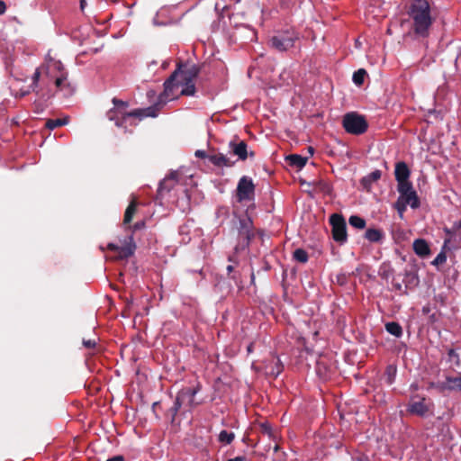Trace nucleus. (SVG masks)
Returning a JSON list of instances; mask_svg holds the SVG:
<instances>
[{
  "label": "nucleus",
  "instance_id": "1",
  "mask_svg": "<svg viewBox=\"0 0 461 461\" xmlns=\"http://www.w3.org/2000/svg\"><path fill=\"white\" fill-rule=\"evenodd\" d=\"M407 14L413 22L414 33L420 37H427L433 23L429 2L427 0H412Z\"/></svg>",
  "mask_w": 461,
  "mask_h": 461
},
{
  "label": "nucleus",
  "instance_id": "2",
  "mask_svg": "<svg viewBox=\"0 0 461 461\" xmlns=\"http://www.w3.org/2000/svg\"><path fill=\"white\" fill-rule=\"evenodd\" d=\"M199 70L196 65H185L184 69L181 65H178L177 68L164 83V91L158 96V106L176 97L175 90L177 89L180 85L176 80L194 82L199 74Z\"/></svg>",
  "mask_w": 461,
  "mask_h": 461
},
{
  "label": "nucleus",
  "instance_id": "3",
  "mask_svg": "<svg viewBox=\"0 0 461 461\" xmlns=\"http://www.w3.org/2000/svg\"><path fill=\"white\" fill-rule=\"evenodd\" d=\"M300 40V33L294 27H285L276 30L274 34L269 37L268 46L278 52H285L295 47Z\"/></svg>",
  "mask_w": 461,
  "mask_h": 461
},
{
  "label": "nucleus",
  "instance_id": "4",
  "mask_svg": "<svg viewBox=\"0 0 461 461\" xmlns=\"http://www.w3.org/2000/svg\"><path fill=\"white\" fill-rule=\"evenodd\" d=\"M158 110V104L147 108L135 109L131 112H122L113 108L107 112V118L110 121H114L117 127H125L124 123L128 118L134 117L141 120L144 117H156Z\"/></svg>",
  "mask_w": 461,
  "mask_h": 461
},
{
  "label": "nucleus",
  "instance_id": "5",
  "mask_svg": "<svg viewBox=\"0 0 461 461\" xmlns=\"http://www.w3.org/2000/svg\"><path fill=\"white\" fill-rule=\"evenodd\" d=\"M234 227L238 235V245L236 249L240 247L245 249L249 247L250 241L255 237V230L252 220L248 216L238 217L233 221Z\"/></svg>",
  "mask_w": 461,
  "mask_h": 461
},
{
  "label": "nucleus",
  "instance_id": "6",
  "mask_svg": "<svg viewBox=\"0 0 461 461\" xmlns=\"http://www.w3.org/2000/svg\"><path fill=\"white\" fill-rule=\"evenodd\" d=\"M342 125L348 133L360 135L366 131L368 123L365 116L357 113H348L343 116Z\"/></svg>",
  "mask_w": 461,
  "mask_h": 461
},
{
  "label": "nucleus",
  "instance_id": "7",
  "mask_svg": "<svg viewBox=\"0 0 461 461\" xmlns=\"http://www.w3.org/2000/svg\"><path fill=\"white\" fill-rule=\"evenodd\" d=\"M200 390V384L193 387H184L177 393L176 399L182 407L187 408V411H191L203 402L202 401L195 400V395Z\"/></svg>",
  "mask_w": 461,
  "mask_h": 461
},
{
  "label": "nucleus",
  "instance_id": "8",
  "mask_svg": "<svg viewBox=\"0 0 461 461\" xmlns=\"http://www.w3.org/2000/svg\"><path fill=\"white\" fill-rule=\"evenodd\" d=\"M330 223L333 240L339 244L345 243L348 240V234L344 217L341 214L333 213L330 217Z\"/></svg>",
  "mask_w": 461,
  "mask_h": 461
},
{
  "label": "nucleus",
  "instance_id": "9",
  "mask_svg": "<svg viewBox=\"0 0 461 461\" xmlns=\"http://www.w3.org/2000/svg\"><path fill=\"white\" fill-rule=\"evenodd\" d=\"M107 249L109 250L117 252L115 259L122 260L129 258L134 254L136 250V244L133 240V236L131 234L124 240L123 244L122 246H118L114 243H109L107 245Z\"/></svg>",
  "mask_w": 461,
  "mask_h": 461
},
{
  "label": "nucleus",
  "instance_id": "10",
  "mask_svg": "<svg viewBox=\"0 0 461 461\" xmlns=\"http://www.w3.org/2000/svg\"><path fill=\"white\" fill-rule=\"evenodd\" d=\"M255 196V185L251 178L244 176L238 183L236 189V197L239 203L243 201H251Z\"/></svg>",
  "mask_w": 461,
  "mask_h": 461
},
{
  "label": "nucleus",
  "instance_id": "11",
  "mask_svg": "<svg viewBox=\"0 0 461 461\" xmlns=\"http://www.w3.org/2000/svg\"><path fill=\"white\" fill-rule=\"evenodd\" d=\"M179 181V174L177 171L171 172L159 184L158 195L162 196L164 193H168L177 185Z\"/></svg>",
  "mask_w": 461,
  "mask_h": 461
},
{
  "label": "nucleus",
  "instance_id": "12",
  "mask_svg": "<svg viewBox=\"0 0 461 461\" xmlns=\"http://www.w3.org/2000/svg\"><path fill=\"white\" fill-rule=\"evenodd\" d=\"M230 148L234 155H236L239 159L246 160L249 153H248V146L244 140H240L239 142L230 141Z\"/></svg>",
  "mask_w": 461,
  "mask_h": 461
},
{
  "label": "nucleus",
  "instance_id": "13",
  "mask_svg": "<svg viewBox=\"0 0 461 461\" xmlns=\"http://www.w3.org/2000/svg\"><path fill=\"white\" fill-rule=\"evenodd\" d=\"M208 159L212 164L219 167H231L235 164L234 161H231L227 156H225L222 153L212 154L208 156Z\"/></svg>",
  "mask_w": 461,
  "mask_h": 461
},
{
  "label": "nucleus",
  "instance_id": "14",
  "mask_svg": "<svg viewBox=\"0 0 461 461\" xmlns=\"http://www.w3.org/2000/svg\"><path fill=\"white\" fill-rule=\"evenodd\" d=\"M412 248L416 255L420 258H426L430 254V249L428 242L423 239H417L413 241Z\"/></svg>",
  "mask_w": 461,
  "mask_h": 461
},
{
  "label": "nucleus",
  "instance_id": "15",
  "mask_svg": "<svg viewBox=\"0 0 461 461\" xmlns=\"http://www.w3.org/2000/svg\"><path fill=\"white\" fill-rule=\"evenodd\" d=\"M410 174V169L405 162H398L396 164L394 175L397 182L408 180Z\"/></svg>",
  "mask_w": 461,
  "mask_h": 461
},
{
  "label": "nucleus",
  "instance_id": "16",
  "mask_svg": "<svg viewBox=\"0 0 461 461\" xmlns=\"http://www.w3.org/2000/svg\"><path fill=\"white\" fill-rule=\"evenodd\" d=\"M403 283L406 289H411L417 286L420 283L418 274L415 271L405 270Z\"/></svg>",
  "mask_w": 461,
  "mask_h": 461
},
{
  "label": "nucleus",
  "instance_id": "17",
  "mask_svg": "<svg viewBox=\"0 0 461 461\" xmlns=\"http://www.w3.org/2000/svg\"><path fill=\"white\" fill-rule=\"evenodd\" d=\"M424 401L425 399L422 398L420 401L412 402L409 406L410 412L420 416L424 415L428 411V407L426 406Z\"/></svg>",
  "mask_w": 461,
  "mask_h": 461
},
{
  "label": "nucleus",
  "instance_id": "18",
  "mask_svg": "<svg viewBox=\"0 0 461 461\" xmlns=\"http://www.w3.org/2000/svg\"><path fill=\"white\" fill-rule=\"evenodd\" d=\"M381 171L376 169L367 175L366 176L363 177L361 180V184L364 186L365 189L369 190L371 187L372 183L377 181L381 177Z\"/></svg>",
  "mask_w": 461,
  "mask_h": 461
},
{
  "label": "nucleus",
  "instance_id": "19",
  "mask_svg": "<svg viewBox=\"0 0 461 461\" xmlns=\"http://www.w3.org/2000/svg\"><path fill=\"white\" fill-rule=\"evenodd\" d=\"M286 161H288L289 165L292 167L302 168L305 166L307 158L302 157L298 154H291L286 157Z\"/></svg>",
  "mask_w": 461,
  "mask_h": 461
},
{
  "label": "nucleus",
  "instance_id": "20",
  "mask_svg": "<svg viewBox=\"0 0 461 461\" xmlns=\"http://www.w3.org/2000/svg\"><path fill=\"white\" fill-rule=\"evenodd\" d=\"M406 204H410L411 208L416 209L420 206V201L415 191L400 196Z\"/></svg>",
  "mask_w": 461,
  "mask_h": 461
},
{
  "label": "nucleus",
  "instance_id": "21",
  "mask_svg": "<svg viewBox=\"0 0 461 461\" xmlns=\"http://www.w3.org/2000/svg\"><path fill=\"white\" fill-rule=\"evenodd\" d=\"M365 238L370 242H379L384 238V233L378 229H367L365 233Z\"/></svg>",
  "mask_w": 461,
  "mask_h": 461
},
{
  "label": "nucleus",
  "instance_id": "22",
  "mask_svg": "<svg viewBox=\"0 0 461 461\" xmlns=\"http://www.w3.org/2000/svg\"><path fill=\"white\" fill-rule=\"evenodd\" d=\"M176 82L180 83L179 86H183V88L180 91V95H194L195 93V86L194 82L189 81H178Z\"/></svg>",
  "mask_w": 461,
  "mask_h": 461
},
{
  "label": "nucleus",
  "instance_id": "23",
  "mask_svg": "<svg viewBox=\"0 0 461 461\" xmlns=\"http://www.w3.org/2000/svg\"><path fill=\"white\" fill-rule=\"evenodd\" d=\"M182 405L179 403V402L175 399V402L173 403V406L170 407L166 411V417L170 420L171 424H174L176 421V415L181 409Z\"/></svg>",
  "mask_w": 461,
  "mask_h": 461
},
{
  "label": "nucleus",
  "instance_id": "24",
  "mask_svg": "<svg viewBox=\"0 0 461 461\" xmlns=\"http://www.w3.org/2000/svg\"><path fill=\"white\" fill-rule=\"evenodd\" d=\"M68 122H69L68 117L59 118V119H49L46 122L45 126H46V128H48L50 130H53L57 127H60V126L68 124Z\"/></svg>",
  "mask_w": 461,
  "mask_h": 461
},
{
  "label": "nucleus",
  "instance_id": "25",
  "mask_svg": "<svg viewBox=\"0 0 461 461\" xmlns=\"http://www.w3.org/2000/svg\"><path fill=\"white\" fill-rule=\"evenodd\" d=\"M385 330L387 332H389L390 334H392L397 338H400L402 334V329L398 322H394V321L387 322L385 324Z\"/></svg>",
  "mask_w": 461,
  "mask_h": 461
},
{
  "label": "nucleus",
  "instance_id": "26",
  "mask_svg": "<svg viewBox=\"0 0 461 461\" xmlns=\"http://www.w3.org/2000/svg\"><path fill=\"white\" fill-rule=\"evenodd\" d=\"M137 210V203L135 201L131 202V203L126 208L124 213L123 223L128 224L131 221L133 215L135 214Z\"/></svg>",
  "mask_w": 461,
  "mask_h": 461
},
{
  "label": "nucleus",
  "instance_id": "27",
  "mask_svg": "<svg viewBox=\"0 0 461 461\" xmlns=\"http://www.w3.org/2000/svg\"><path fill=\"white\" fill-rule=\"evenodd\" d=\"M234 438H235V434L233 432L227 431V430H221L218 436L219 442L221 444H224V445L230 444Z\"/></svg>",
  "mask_w": 461,
  "mask_h": 461
},
{
  "label": "nucleus",
  "instance_id": "28",
  "mask_svg": "<svg viewBox=\"0 0 461 461\" xmlns=\"http://www.w3.org/2000/svg\"><path fill=\"white\" fill-rule=\"evenodd\" d=\"M231 2L232 0H219L215 4V10L217 12H221V16H222L224 13L230 10Z\"/></svg>",
  "mask_w": 461,
  "mask_h": 461
},
{
  "label": "nucleus",
  "instance_id": "29",
  "mask_svg": "<svg viewBox=\"0 0 461 461\" xmlns=\"http://www.w3.org/2000/svg\"><path fill=\"white\" fill-rule=\"evenodd\" d=\"M348 222L352 227L358 230H363L366 227V221L357 215L350 216L348 219Z\"/></svg>",
  "mask_w": 461,
  "mask_h": 461
},
{
  "label": "nucleus",
  "instance_id": "30",
  "mask_svg": "<svg viewBox=\"0 0 461 461\" xmlns=\"http://www.w3.org/2000/svg\"><path fill=\"white\" fill-rule=\"evenodd\" d=\"M397 189L398 192L400 193V196L414 191L412 188V185L409 180L398 182Z\"/></svg>",
  "mask_w": 461,
  "mask_h": 461
},
{
  "label": "nucleus",
  "instance_id": "31",
  "mask_svg": "<svg viewBox=\"0 0 461 461\" xmlns=\"http://www.w3.org/2000/svg\"><path fill=\"white\" fill-rule=\"evenodd\" d=\"M55 85L60 90H66V95H70L72 93V88L69 84L66 83L65 77H57L55 80Z\"/></svg>",
  "mask_w": 461,
  "mask_h": 461
},
{
  "label": "nucleus",
  "instance_id": "32",
  "mask_svg": "<svg viewBox=\"0 0 461 461\" xmlns=\"http://www.w3.org/2000/svg\"><path fill=\"white\" fill-rule=\"evenodd\" d=\"M378 274L381 278L387 280L393 274V269L389 264L384 263L380 267Z\"/></svg>",
  "mask_w": 461,
  "mask_h": 461
},
{
  "label": "nucleus",
  "instance_id": "33",
  "mask_svg": "<svg viewBox=\"0 0 461 461\" xmlns=\"http://www.w3.org/2000/svg\"><path fill=\"white\" fill-rule=\"evenodd\" d=\"M294 258L300 263L308 261V253L303 249H297L294 252Z\"/></svg>",
  "mask_w": 461,
  "mask_h": 461
},
{
  "label": "nucleus",
  "instance_id": "34",
  "mask_svg": "<svg viewBox=\"0 0 461 461\" xmlns=\"http://www.w3.org/2000/svg\"><path fill=\"white\" fill-rule=\"evenodd\" d=\"M366 71L364 68H360L353 74V82L357 86H361L364 82Z\"/></svg>",
  "mask_w": 461,
  "mask_h": 461
},
{
  "label": "nucleus",
  "instance_id": "35",
  "mask_svg": "<svg viewBox=\"0 0 461 461\" xmlns=\"http://www.w3.org/2000/svg\"><path fill=\"white\" fill-rule=\"evenodd\" d=\"M395 374H396V368L393 366H388L386 367L384 375H385V381L387 384H392L393 382Z\"/></svg>",
  "mask_w": 461,
  "mask_h": 461
},
{
  "label": "nucleus",
  "instance_id": "36",
  "mask_svg": "<svg viewBox=\"0 0 461 461\" xmlns=\"http://www.w3.org/2000/svg\"><path fill=\"white\" fill-rule=\"evenodd\" d=\"M447 261V255H446V252L444 250H442L436 258L435 259L431 262V264L435 267H439L443 264H445Z\"/></svg>",
  "mask_w": 461,
  "mask_h": 461
},
{
  "label": "nucleus",
  "instance_id": "37",
  "mask_svg": "<svg viewBox=\"0 0 461 461\" xmlns=\"http://www.w3.org/2000/svg\"><path fill=\"white\" fill-rule=\"evenodd\" d=\"M228 16L230 19V25L234 26L235 28H238L239 26H246L247 27V25L245 23L239 22V14H235L232 12L231 14H228Z\"/></svg>",
  "mask_w": 461,
  "mask_h": 461
},
{
  "label": "nucleus",
  "instance_id": "38",
  "mask_svg": "<svg viewBox=\"0 0 461 461\" xmlns=\"http://www.w3.org/2000/svg\"><path fill=\"white\" fill-rule=\"evenodd\" d=\"M113 104H114L115 109H118L119 111H122V112H124V109L128 107L127 102L117 99L115 97L113 99Z\"/></svg>",
  "mask_w": 461,
  "mask_h": 461
},
{
  "label": "nucleus",
  "instance_id": "39",
  "mask_svg": "<svg viewBox=\"0 0 461 461\" xmlns=\"http://www.w3.org/2000/svg\"><path fill=\"white\" fill-rule=\"evenodd\" d=\"M447 381L454 384L450 387L451 389L457 388L461 391V375L458 377H447Z\"/></svg>",
  "mask_w": 461,
  "mask_h": 461
},
{
  "label": "nucleus",
  "instance_id": "40",
  "mask_svg": "<svg viewBox=\"0 0 461 461\" xmlns=\"http://www.w3.org/2000/svg\"><path fill=\"white\" fill-rule=\"evenodd\" d=\"M394 206L398 212L400 213V215L402 216L403 212L406 210L407 204L404 203L403 200H402V198L399 197Z\"/></svg>",
  "mask_w": 461,
  "mask_h": 461
},
{
  "label": "nucleus",
  "instance_id": "41",
  "mask_svg": "<svg viewBox=\"0 0 461 461\" xmlns=\"http://www.w3.org/2000/svg\"><path fill=\"white\" fill-rule=\"evenodd\" d=\"M393 288L400 293V294H407L408 289H406V286H402V285L399 282L393 281Z\"/></svg>",
  "mask_w": 461,
  "mask_h": 461
},
{
  "label": "nucleus",
  "instance_id": "42",
  "mask_svg": "<svg viewBox=\"0 0 461 461\" xmlns=\"http://www.w3.org/2000/svg\"><path fill=\"white\" fill-rule=\"evenodd\" d=\"M40 77H41V71L38 68V69H36V71L34 72L33 77H32V91H35V87L38 85Z\"/></svg>",
  "mask_w": 461,
  "mask_h": 461
},
{
  "label": "nucleus",
  "instance_id": "43",
  "mask_svg": "<svg viewBox=\"0 0 461 461\" xmlns=\"http://www.w3.org/2000/svg\"><path fill=\"white\" fill-rule=\"evenodd\" d=\"M83 345L86 348H94L96 346L95 339H83Z\"/></svg>",
  "mask_w": 461,
  "mask_h": 461
},
{
  "label": "nucleus",
  "instance_id": "44",
  "mask_svg": "<svg viewBox=\"0 0 461 461\" xmlns=\"http://www.w3.org/2000/svg\"><path fill=\"white\" fill-rule=\"evenodd\" d=\"M276 370H272L271 375L276 377L281 372H282V365L280 364L279 360L276 361Z\"/></svg>",
  "mask_w": 461,
  "mask_h": 461
},
{
  "label": "nucleus",
  "instance_id": "45",
  "mask_svg": "<svg viewBox=\"0 0 461 461\" xmlns=\"http://www.w3.org/2000/svg\"><path fill=\"white\" fill-rule=\"evenodd\" d=\"M194 156L199 158H208L209 155L204 150L198 149L195 151Z\"/></svg>",
  "mask_w": 461,
  "mask_h": 461
},
{
  "label": "nucleus",
  "instance_id": "46",
  "mask_svg": "<svg viewBox=\"0 0 461 461\" xmlns=\"http://www.w3.org/2000/svg\"><path fill=\"white\" fill-rule=\"evenodd\" d=\"M319 185H321V190L323 192H325V193H330V186L327 183L320 182Z\"/></svg>",
  "mask_w": 461,
  "mask_h": 461
},
{
  "label": "nucleus",
  "instance_id": "47",
  "mask_svg": "<svg viewBox=\"0 0 461 461\" xmlns=\"http://www.w3.org/2000/svg\"><path fill=\"white\" fill-rule=\"evenodd\" d=\"M144 226H145V222L143 221H140L136 222L132 228L134 230H137L142 229Z\"/></svg>",
  "mask_w": 461,
  "mask_h": 461
},
{
  "label": "nucleus",
  "instance_id": "48",
  "mask_svg": "<svg viewBox=\"0 0 461 461\" xmlns=\"http://www.w3.org/2000/svg\"><path fill=\"white\" fill-rule=\"evenodd\" d=\"M261 427H262V429H263L264 432H266V433L270 435V433H271V427H270V425L268 423H263L261 425Z\"/></svg>",
  "mask_w": 461,
  "mask_h": 461
},
{
  "label": "nucleus",
  "instance_id": "49",
  "mask_svg": "<svg viewBox=\"0 0 461 461\" xmlns=\"http://www.w3.org/2000/svg\"><path fill=\"white\" fill-rule=\"evenodd\" d=\"M106 461H124V457L121 455H117L108 458Z\"/></svg>",
  "mask_w": 461,
  "mask_h": 461
},
{
  "label": "nucleus",
  "instance_id": "50",
  "mask_svg": "<svg viewBox=\"0 0 461 461\" xmlns=\"http://www.w3.org/2000/svg\"><path fill=\"white\" fill-rule=\"evenodd\" d=\"M448 356L450 357H456V363L458 364V362H459V356H458L457 353H456V351L454 349H450L449 350Z\"/></svg>",
  "mask_w": 461,
  "mask_h": 461
},
{
  "label": "nucleus",
  "instance_id": "51",
  "mask_svg": "<svg viewBox=\"0 0 461 461\" xmlns=\"http://www.w3.org/2000/svg\"><path fill=\"white\" fill-rule=\"evenodd\" d=\"M160 402H155L153 404H152V410H153V412L155 413V416L157 419H159L160 417L158 415L157 413V411L156 409H158V406H159Z\"/></svg>",
  "mask_w": 461,
  "mask_h": 461
},
{
  "label": "nucleus",
  "instance_id": "52",
  "mask_svg": "<svg viewBox=\"0 0 461 461\" xmlns=\"http://www.w3.org/2000/svg\"><path fill=\"white\" fill-rule=\"evenodd\" d=\"M6 6L4 1L0 0V14H3L5 12Z\"/></svg>",
  "mask_w": 461,
  "mask_h": 461
},
{
  "label": "nucleus",
  "instance_id": "53",
  "mask_svg": "<svg viewBox=\"0 0 461 461\" xmlns=\"http://www.w3.org/2000/svg\"><path fill=\"white\" fill-rule=\"evenodd\" d=\"M227 461H244V457L243 456H236L234 458H230Z\"/></svg>",
  "mask_w": 461,
  "mask_h": 461
},
{
  "label": "nucleus",
  "instance_id": "54",
  "mask_svg": "<svg viewBox=\"0 0 461 461\" xmlns=\"http://www.w3.org/2000/svg\"><path fill=\"white\" fill-rule=\"evenodd\" d=\"M233 269H234V266H233V265H229V266L227 267V271H228V273H229V274H230V272H232V271H233Z\"/></svg>",
  "mask_w": 461,
  "mask_h": 461
},
{
  "label": "nucleus",
  "instance_id": "55",
  "mask_svg": "<svg viewBox=\"0 0 461 461\" xmlns=\"http://www.w3.org/2000/svg\"><path fill=\"white\" fill-rule=\"evenodd\" d=\"M86 5V0H80V8L81 10H84Z\"/></svg>",
  "mask_w": 461,
  "mask_h": 461
},
{
  "label": "nucleus",
  "instance_id": "56",
  "mask_svg": "<svg viewBox=\"0 0 461 461\" xmlns=\"http://www.w3.org/2000/svg\"><path fill=\"white\" fill-rule=\"evenodd\" d=\"M308 151L311 155H313L314 153V149L312 147H308Z\"/></svg>",
  "mask_w": 461,
  "mask_h": 461
},
{
  "label": "nucleus",
  "instance_id": "57",
  "mask_svg": "<svg viewBox=\"0 0 461 461\" xmlns=\"http://www.w3.org/2000/svg\"><path fill=\"white\" fill-rule=\"evenodd\" d=\"M54 66H55L57 68H59H59H60V67H61V63H60V62H55V63H54Z\"/></svg>",
  "mask_w": 461,
  "mask_h": 461
},
{
  "label": "nucleus",
  "instance_id": "58",
  "mask_svg": "<svg viewBox=\"0 0 461 461\" xmlns=\"http://www.w3.org/2000/svg\"><path fill=\"white\" fill-rule=\"evenodd\" d=\"M252 347H253V344H252V343L249 345V347H248V351H249V352H251V350H252Z\"/></svg>",
  "mask_w": 461,
  "mask_h": 461
},
{
  "label": "nucleus",
  "instance_id": "59",
  "mask_svg": "<svg viewBox=\"0 0 461 461\" xmlns=\"http://www.w3.org/2000/svg\"><path fill=\"white\" fill-rule=\"evenodd\" d=\"M249 156H250V157H253V156H254V152H253V151H250V152H249Z\"/></svg>",
  "mask_w": 461,
  "mask_h": 461
},
{
  "label": "nucleus",
  "instance_id": "60",
  "mask_svg": "<svg viewBox=\"0 0 461 461\" xmlns=\"http://www.w3.org/2000/svg\"><path fill=\"white\" fill-rule=\"evenodd\" d=\"M229 261L233 262V258L231 257L229 258Z\"/></svg>",
  "mask_w": 461,
  "mask_h": 461
},
{
  "label": "nucleus",
  "instance_id": "61",
  "mask_svg": "<svg viewBox=\"0 0 461 461\" xmlns=\"http://www.w3.org/2000/svg\"><path fill=\"white\" fill-rule=\"evenodd\" d=\"M231 278H232V279H234V280H236V279H237V277H236V276H235V275H234V276H231Z\"/></svg>",
  "mask_w": 461,
  "mask_h": 461
}]
</instances>
